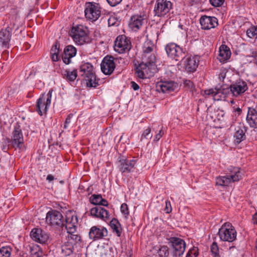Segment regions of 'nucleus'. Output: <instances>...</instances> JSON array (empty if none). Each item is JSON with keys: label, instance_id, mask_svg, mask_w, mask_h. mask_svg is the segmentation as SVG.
<instances>
[{"label": "nucleus", "instance_id": "41", "mask_svg": "<svg viewBox=\"0 0 257 257\" xmlns=\"http://www.w3.org/2000/svg\"><path fill=\"white\" fill-rule=\"evenodd\" d=\"M183 84L184 87L187 88L190 91H193L195 88V86L192 81L190 80H183Z\"/></svg>", "mask_w": 257, "mask_h": 257}, {"label": "nucleus", "instance_id": "12", "mask_svg": "<svg viewBox=\"0 0 257 257\" xmlns=\"http://www.w3.org/2000/svg\"><path fill=\"white\" fill-rule=\"evenodd\" d=\"M107 229L101 225L92 226L89 231V238L93 241L99 240L107 236Z\"/></svg>", "mask_w": 257, "mask_h": 257}, {"label": "nucleus", "instance_id": "7", "mask_svg": "<svg viewBox=\"0 0 257 257\" xmlns=\"http://www.w3.org/2000/svg\"><path fill=\"white\" fill-rule=\"evenodd\" d=\"M101 9L99 4L93 2L86 3L84 11L85 18L92 22L96 21L100 17Z\"/></svg>", "mask_w": 257, "mask_h": 257}, {"label": "nucleus", "instance_id": "44", "mask_svg": "<svg viewBox=\"0 0 257 257\" xmlns=\"http://www.w3.org/2000/svg\"><path fill=\"white\" fill-rule=\"evenodd\" d=\"M31 252L32 257H42L43 252L39 248L38 249H32Z\"/></svg>", "mask_w": 257, "mask_h": 257}, {"label": "nucleus", "instance_id": "26", "mask_svg": "<svg viewBox=\"0 0 257 257\" xmlns=\"http://www.w3.org/2000/svg\"><path fill=\"white\" fill-rule=\"evenodd\" d=\"M231 56L229 48L225 45H222L219 48V53L218 59L221 62H225L229 59Z\"/></svg>", "mask_w": 257, "mask_h": 257}, {"label": "nucleus", "instance_id": "54", "mask_svg": "<svg viewBox=\"0 0 257 257\" xmlns=\"http://www.w3.org/2000/svg\"><path fill=\"white\" fill-rule=\"evenodd\" d=\"M101 202L100 203V204L99 206H108V203L107 201L102 198V199L101 200Z\"/></svg>", "mask_w": 257, "mask_h": 257}, {"label": "nucleus", "instance_id": "11", "mask_svg": "<svg viewBox=\"0 0 257 257\" xmlns=\"http://www.w3.org/2000/svg\"><path fill=\"white\" fill-rule=\"evenodd\" d=\"M46 221L51 225L63 227L64 219L62 214L56 210H52L46 214Z\"/></svg>", "mask_w": 257, "mask_h": 257}, {"label": "nucleus", "instance_id": "51", "mask_svg": "<svg viewBox=\"0 0 257 257\" xmlns=\"http://www.w3.org/2000/svg\"><path fill=\"white\" fill-rule=\"evenodd\" d=\"M172 210L171 203L169 201H166L165 211L167 213H170Z\"/></svg>", "mask_w": 257, "mask_h": 257}, {"label": "nucleus", "instance_id": "39", "mask_svg": "<svg viewBox=\"0 0 257 257\" xmlns=\"http://www.w3.org/2000/svg\"><path fill=\"white\" fill-rule=\"evenodd\" d=\"M11 248L7 247H2L0 248V257H10Z\"/></svg>", "mask_w": 257, "mask_h": 257}, {"label": "nucleus", "instance_id": "8", "mask_svg": "<svg viewBox=\"0 0 257 257\" xmlns=\"http://www.w3.org/2000/svg\"><path fill=\"white\" fill-rule=\"evenodd\" d=\"M52 90L49 91L47 94H43L37 100L36 110L41 116L46 113L51 102Z\"/></svg>", "mask_w": 257, "mask_h": 257}, {"label": "nucleus", "instance_id": "28", "mask_svg": "<svg viewBox=\"0 0 257 257\" xmlns=\"http://www.w3.org/2000/svg\"><path fill=\"white\" fill-rule=\"evenodd\" d=\"M60 43L56 41L51 49V55L53 61L57 62L60 60Z\"/></svg>", "mask_w": 257, "mask_h": 257}, {"label": "nucleus", "instance_id": "23", "mask_svg": "<svg viewBox=\"0 0 257 257\" xmlns=\"http://www.w3.org/2000/svg\"><path fill=\"white\" fill-rule=\"evenodd\" d=\"M77 218L76 216L72 215L70 217H66L64 220L65 228L69 234H72L76 230V223Z\"/></svg>", "mask_w": 257, "mask_h": 257}, {"label": "nucleus", "instance_id": "36", "mask_svg": "<svg viewBox=\"0 0 257 257\" xmlns=\"http://www.w3.org/2000/svg\"><path fill=\"white\" fill-rule=\"evenodd\" d=\"M205 93L206 95H212L214 99H216V96L220 93H222V92L220 88H215L205 90Z\"/></svg>", "mask_w": 257, "mask_h": 257}, {"label": "nucleus", "instance_id": "18", "mask_svg": "<svg viewBox=\"0 0 257 257\" xmlns=\"http://www.w3.org/2000/svg\"><path fill=\"white\" fill-rule=\"evenodd\" d=\"M76 53L77 49L74 46L71 45L66 46L61 55L63 62L66 65L69 64L71 62V59L76 55Z\"/></svg>", "mask_w": 257, "mask_h": 257}, {"label": "nucleus", "instance_id": "15", "mask_svg": "<svg viewBox=\"0 0 257 257\" xmlns=\"http://www.w3.org/2000/svg\"><path fill=\"white\" fill-rule=\"evenodd\" d=\"M230 89L233 95L237 97L244 93L248 89V86L245 81L238 79L230 85Z\"/></svg>", "mask_w": 257, "mask_h": 257}, {"label": "nucleus", "instance_id": "24", "mask_svg": "<svg viewBox=\"0 0 257 257\" xmlns=\"http://www.w3.org/2000/svg\"><path fill=\"white\" fill-rule=\"evenodd\" d=\"M9 27L0 31V46L7 48L8 47L11 40V33L9 30Z\"/></svg>", "mask_w": 257, "mask_h": 257}, {"label": "nucleus", "instance_id": "2", "mask_svg": "<svg viewBox=\"0 0 257 257\" xmlns=\"http://www.w3.org/2000/svg\"><path fill=\"white\" fill-rule=\"evenodd\" d=\"M70 36L77 45L87 44L92 41L88 28L83 25L73 26L70 31Z\"/></svg>", "mask_w": 257, "mask_h": 257}, {"label": "nucleus", "instance_id": "33", "mask_svg": "<svg viewBox=\"0 0 257 257\" xmlns=\"http://www.w3.org/2000/svg\"><path fill=\"white\" fill-rule=\"evenodd\" d=\"M74 250V247L72 243L67 242L61 246V252L65 256H67L71 254Z\"/></svg>", "mask_w": 257, "mask_h": 257}, {"label": "nucleus", "instance_id": "55", "mask_svg": "<svg viewBox=\"0 0 257 257\" xmlns=\"http://www.w3.org/2000/svg\"><path fill=\"white\" fill-rule=\"evenodd\" d=\"M70 237L72 239H74L76 241L78 240L79 241L80 240V236H79L78 235H75L72 234H70Z\"/></svg>", "mask_w": 257, "mask_h": 257}, {"label": "nucleus", "instance_id": "46", "mask_svg": "<svg viewBox=\"0 0 257 257\" xmlns=\"http://www.w3.org/2000/svg\"><path fill=\"white\" fill-rule=\"evenodd\" d=\"M120 210L121 213L125 215H128L129 214L128 207L126 203H122L121 204L120 207Z\"/></svg>", "mask_w": 257, "mask_h": 257}, {"label": "nucleus", "instance_id": "38", "mask_svg": "<svg viewBox=\"0 0 257 257\" xmlns=\"http://www.w3.org/2000/svg\"><path fill=\"white\" fill-rule=\"evenodd\" d=\"M152 136L153 135L151 133V128L148 127L143 133L141 138V141H144L145 140L148 141L149 139L152 138Z\"/></svg>", "mask_w": 257, "mask_h": 257}, {"label": "nucleus", "instance_id": "4", "mask_svg": "<svg viewBox=\"0 0 257 257\" xmlns=\"http://www.w3.org/2000/svg\"><path fill=\"white\" fill-rule=\"evenodd\" d=\"M8 143H11V147L15 150L19 149L21 151L24 150V137L19 123L15 124L12 138L8 139Z\"/></svg>", "mask_w": 257, "mask_h": 257}, {"label": "nucleus", "instance_id": "13", "mask_svg": "<svg viewBox=\"0 0 257 257\" xmlns=\"http://www.w3.org/2000/svg\"><path fill=\"white\" fill-rule=\"evenodd\" d=\"M118 167L122 173H130L133 171L136 164L135 160H128L124 156H120L117 159Z\"/></svg>", "mask_w": 257, "mask_h": 257}, {"label": "nucleus", "instance_id": "17", "mask_svg": "<svg viewBox=\"0 0 257 257\" xmlns=\"http://www.w3.org/2000/svg\"><path fill=\"white\" fill-rule=\"evenodd\" d=\"M115 67L112 57H105L101 63V71L105 75L111 74Z\"/></svg>", "mask_w": 257, "mask_h": 257}, {"label": "nucleus", "instance_id": "58", "mask_svg": "<svg viewBox=\"0 0 257 257\" xmlns=\"http://www.w3.org/2000/svg\"><path fill=\"white\" fill-rule=\"evenodd\" d=\"M252 220L254 224H257V213H255L253 216Z\"/></svg>", "mask_w": 257, "mask_h": 257}, {"label": "nucleus", "instance_id": "40", "mask_svg": "<svg viewBox=\"0 0 257 257\" xmlns=\"http://www.w3.org/2000/svg\"><path fill=\"white\" fill-rule=\"evenodd\" d=\"M211 251L214 257L219 256V248L216 242H213L211 246Z\"/></svg>", "mask_w": 257, "mask_h": 257}, {"label": "nucleus", "instance_id": "25", "mask_svg": "<svg viewBox=\"0 0 257 257\" xmlns=\"http://www.w3.org/2000/svg\"><path fill=\"white\" fill-rule=\"evenodd\" d=\"M144 19L142 16H133L131 17L130 20L129 26L133 30L136 31L142 26L144 23Z\"/></svg>", "mask_w": 257, "mask_h": 257}, {"label": "nucleus", "instance_id": "37", "mask_svg": "<svg viewBox=\"0 0 257 257\" xmlns=\"http://www.w3.org/2000/svg\"><path fill=\"white\" fill-rule=\"evenodd\" d=\"M160 257H167L169 254L168 247L166 245L162 246L158 251Z\"/></svg>", "mask_w": 257, "mask_h": 257}, {"label": "nucleus", "instance_id": "43", "mask_svg": "<svg viewBox=\"0 0 257 257\" xmlns=\"http://www.w3.org/2000/svg\"><path fill=\"white\" fill-rule=\"evenodd\" d=\"M246 35L250 38L256 37L255 26L251 27L247 30Z\"/></svg>", "mask_w": 257, "mask_h": 257}, {"label": "nucleus", "instance_id": "21", "mask_svg": "<svg viewBox=\"0 0 257 257\" xmlns=\"http://www.w3.org/2000/svg\"><path fill=\"white\" fill-rule=\"evenodd\" d=\"M177 88V84L172 81L160 82L157 85V90L163 93L173 91Z\"/></svg>", "mask_w": 257, "mask_h": 257}, {"label": "nucleus", "instance_id": "48", "mask_svg": "<svg viewBox=\"0 0 257 257\" xmlns=\"http://www.w3.org/2000/svg\"><path fill=\"white\" fill-rule=\"evenodd\" d=\"M8 139H6L5 141L3 143L2 147V150L5 152H7L8 151L9 149V146H11V143H8Z\"/></svg>", "mask_w": 257, "mask_h": 257}, {"label": "nucleus", "instance_id": "53", "mask_svg": "<svg viewBox=\"0 0 257 257\" xmlns=\"http://www.w3.org/2000/svg\"><path fill=\"white\" fill-rule=\"evenodd\" d=\"M131 87L134 90H138L140 88L139 85L134 81H131Z\"/></svg>", "mask_w": 257, "mask_h": 257}, {"label": "nucleus", "instance_id": "30", "mask_svg": "<svg viewBox=\"0 0 257 257\" xmlns=\"http://www.w3.org/2000/svg\"><path fill=\"white\" fill-rule=\"evenodd\" d=\"M227 175L233 182L238 181L241 178V173L240 169L237 167H233L230 169V173Z\"/></svg>", "mask_w": 257, "mask_h": 257}, {"label": "nucleus", "instance_id": "56", "mask_svg": "<svg viewBox=\"0 0 257 257\" xmlns=\"http://www.w3.org/2000/svg\"><path fill=\"white\" fill-rule=\"evenodd\" d=\"M46 179L48 182H51L54 180V177L52 175L49 174L47 176Z\"/></svg>", "mask_w": 257, "mask_h": 257}, {"label": "nucleus", "instance_id": "57", "mask_svg": "<svg viewBox=\"0 0 257 257\" xmlns=\"http://www.w3.org/2000/svg\"><path fill=\"white\" fill-rule=\"evenodd\" d=\"M225 77V73L222 72L220 73L219 75V79L220 81H223Z\"/></svg>", "mask_w": 257, "mask_h": 257}, {"label": "nucleus", "instance_id": "27", "mask_svg": "<svg viewBox=\"0 0 257 257\" xmlns=\"http://www.w3.org/2000/svg\"><path fill=\"white\" fill-rule=\"evenodd\" d=\"M62 75L63 78L67 82L69 83L74 82L77 77V70L76 69H65L63 71Z\"/></svg>", "mask_w": 257, "mask_h": 257}, {"label": "nucleus", "instance_id": "10", "mask_svg": "<svg viewBox=\"0 0 257 257\" xmlns=\"http://www.w3.org/2000/svg\"><path fill=\"white\" fill-rule=\"evenodd\" d=\"M172 9V3L168 0H157L155 5L156 16L162 17L167 15Z\"/></svg>", "mask_w": 257, "mask_h": 257}, {"label": "nucleus", "instance_id": "59", "mask_svg": "<svg viewBox=\"0 0 257 257\" xmlns=\"http://www.w3.org/2000/svg\"><path fill=\"white\" fill-rule=\"evenodd\" d=\"M235 111L237 112L238 114H240L241 112V109L239 108V107H237L236 109H235Z\"/></svg>", "mask_w": 257, "mask_h": 257}, {"label": "nucleus", "instance_id": "35", "mask_svg": "<svg viewBox=\"0 0 257 257\" xmlns=\"http://www.w3.org/2000/svg\"><path fill=\"white\" fill-rule=\"evenodd\" d=\"M102 196L100 194H93L90 196L89 201L91 203L99 206L100 203L101 202V200L102 199Z\"/></svg>", "mask_w": 257, "mask_h": 257}, {"label": "nucleus", "instance_id": "45", "mask_svg": "<svg viewBox=\"0 0 257 257\" xmlns=\"http://www.w3.org/2000/svg\"><path fill=\"white\" fill-rule=\"evenodd\" d=\"M212 6L214 7H219L224 3V0H209Z\"/></svg>", "mask_w": 257, "mask_h": 257}, {"label": "nucleus", "instance_id": "1", "mask_svg": "<svg viewBox=\"0 0 257 257\" xmlns=\"http://www.w3.org/2000/svg\"><path fill=\"white\" fill-rule=\"evenodd\" d=\"M156 57L153 52H143L142 62L136 67V73L141 79L153 76L157 72Z\"/></svg>", "mask_w": 257, "mask_h": 257}, {"label": "nucleus", "instance_id": "3", "mask_svg": "<svg viewBox=\"0 0 257 257\" xmlns=\"http://www.w3.org/2000/svg\"><path fill=\"white\" fill-rule=\"evenodd\" d=\"M81 75L86 81L87 86L95 88L98 85L99 79H96L93 66L89 62H82L80 66Z\"/></svg>", "mask_w": 257, "mask_h": 257}, {"label": "nucleus", "instance_id": "52", "mask_svg": "<svg viewBox=\"0 0 257 257\" xmlns=\"http://www.w3.org/2000/svg\"><path fill=\"white\" fill-rule=\"evenodd\" d=\"M163 134L164 133L162 132V131L160 130L159 133L155 135L154 140L156 141H159L161 139V138L162 137Z\"/></svg>", "mask_w": 257, "mask_h": 257}, {"label": "nucleus", "instance_id": "20", "mask_svg": "<svg viewBox=\"0 0 257 257\" xmlns=\"http://www.w3.org/2000/svg\"><path fill=\"white\" fill-rule=\"evenodd\" d=\"M90 214L93 217L100 218L105 221L109 219V212L100 206L92 208L90 210Z\"/></svg>", "mask_w": 257, "mask_h": 257}, {"label": "nucleus", "instance_id": "49", "mask_svg": "<svg viewBox=\"0 0 257 257\" xmlns=\"http://www.w3.org/2000/svg\"><path fill=\"white\" fill-rule=\"evenodd\" d=\"M109 5L112 7H114L119 4L122 0H106Z\"/></svg>", "mask_w": 257, "mask_h": 257}, {"label": "nucleus", "instance_id": "31", "mask_svg": "<svg viewBox=\"0 0 257 257\" xmlns=\"http://www.w3.org/2000/svg\"><path fill=\"white\" fill-rule=\"evenodd\" d=\"M233 182L228 175L224 176H219L216 178V185L220 186H228L231 183Z\"/></svg>", "mask_w": 257, "mask_h": 257}, {"label": "nucleus", "instance_id": "14", "mask_svg": "<svg viewBox=\"0 0 257 257\" xmlns=\"http://www.w3.org/2000/svg\"><path fill=\"white\" fill-rule=\"evenodd\" d=\"M131 48L130 41L124 35L118 36L115 41L114 49L116 52L122 53Z\"/></svg>", "mask_w": 257, "mask_h": 257}, {"label": "nucleus", "instance_id": "9", "mask_svg": "<svg viewBox=\"0 0 257 257\" xmlns=\"http://www.w3.org/2000/svg\"><path fill=\"white\" fill-rule=\"evenodd\" d=\"M167 239L173 249L174 257H180L183 254L186 248V243L183 239L177 237H171Z\"/></svg>", "mask_w": 257, "mask_h": 257}, {"label": "nucleus", "instance_id": "60", "mask_svg": "<svg viewBox=\"0 0 257 257\" xmlns=\"http://www.w3.org/2000/svg\"><path fill=\"white\" fill-rule=\"evenodd\" d=\"M256 38H257V26H255Z\"/></svg>", "mask_w": 257, "mask_h": 257}, {"label": "nucleus", "instance_id": "5", "mask_svg": "<svg viewBox=\"0 0 257 257\" xmlns=\"http://www.w3.org/2000/svg\"><path fill=\"white\" fill-rule=\"evenodd\" d=\"M218 233L220 239L224 241L232 242L236 237V231L229 222L224 223L219 229Z\"/></svg>", "mask_w": 257, "mask_h": 257}, {"label": "nucleus", "instance_id": "42", "mask_svg": "<svg viewBox=\"0 0 257 257\" xmlns=\"http://www.w3.org/2000/svg\"><path fill=\"white\" fill-rule=\"evenodd\" d=\"M198 255V249L196 247H193L188 252L186 257H197Z\"/></svg>", "mask_w": 257, "mask_h": 257}, {"label": "nucleus", "instance_id": "32", "mask_svg": "<svg viewBox=\"0 0 257 257\" xmlns=\"http://www.w3.org/2000/svg\"><path fill=\"white\" fill-rule=\"evenodd\" d=\"M235 132L234 135L235 142L236 144H239L241 142L244 140L246 138L244 131L239 127L235 128Z\"/></svg>", "mask_w": 257, "mask_h": 257}, {"label": "nucleus", "instance_id": "29", "mask_svg": "<svg viewBox=\"0 0 257 257\" xmlns=\"http://www.w3.org/2000/svg\"><path fill=\"white\" fill-rule=\"evenodd\" d=\"M109 225L113 232L115 233L117 236H120L122 232V228L118 220L113 218L110 221Z\"/></svg>", "mask_w": 257, "mask_h": 257}, {"label": "nucleus", "instance_id": "47", "mask_svg": "<svg viewBox=\"0 0 257 257\" xmlns=\"http://www.w3.org/2000/svg\"><path fill=\"white\" fill-rule=\"evenodd\" d=\"M117 19L114 16H110L108 19V24L109 26H113L116 25Z\"/></svg>", "mask_w": 257, "mask_h": 257}, {"label": "nucleus", "instance_id": "34", "mask_svg": "<svg viewBox=\"0 0 257 257\" xmlns=\"http://www.w3.org/2000/svg\"><path fill=\"white\" fill-rule=\"evenodd\" d=\"M155 48L153 42L151 41L147 40L144 44L143 47V52H153Z\"/></svg>", "mask_w": 257, "mask_h": 257}, {"label": "nucleus", "instance_id": "19", "mask_svg": "<svg viewBox=\"0 0 257 257\" xmlns=\"http://www.w3.org/2000/svg\"><path fill=\"white\" fill-rule=\"evenodd\" d=\"M200 23L201 28L204 30H209L218 25L217 19L215 17L206 16L201 17Z\"/></svg>", "mask_w": 257, "mask_h": 257}, {"label": "nucleus", "instance_id": "6", "mask_svg": "<svg viewBox=\"0 0 257 257\" xmlns=\"http://www.w3.org/2000/svg\"><path fill=\"white\" fill-rule=\"evenodd\" d=\"M165 50L168 56L176 61L182 60L186 57L185 49L175 43L167 44Z\"/></svg>", "mask_w": 257, "mask_h": 257}, {"label": "nucleus", "instance_id": "50", "mask_svg": "<svg viewBox=\"0 0 257 257\" xmlns=\"http://www.w3.org/2000/svg\"><path fill=\"white\" fill-rule=\"evenodd\" d=\"M72 116V114H70L68 115L67 118H66L65 124L64 125V128L67 129L68 127V124H69L71 122V117Z\"/></svg>", "mask_w": 257, "mask_h": 257}, {"label": "nucleus", "instance_id": "22", "mask_svg": "<svg viewBox=\"0 0 257 257\" xmlns=\"http://www.w3.org/2000/svg\"><path fill=\"white\" fill-rule=\"evenodd\" d=\"M183 59L185 70L188 72H194L198 66V60L194 57H185Z\"/></svg>", "mask_w": 257, "mask_h": 257}, {"label": "nucleus", "instance_id": "16", "mask_svg": "<svg viewBox=\"0 0 257 257\" xmlns=\"http://www.w3.org/2000/svg\"><path fill=\"white\" fill-rule=\"evenodd\" d=\"M31 237L35 241L43 244L49 239V234L40 228H34L31 232Z\"/></svg>", "mask_w": 257, "mask_h": 257}]
</instances>
